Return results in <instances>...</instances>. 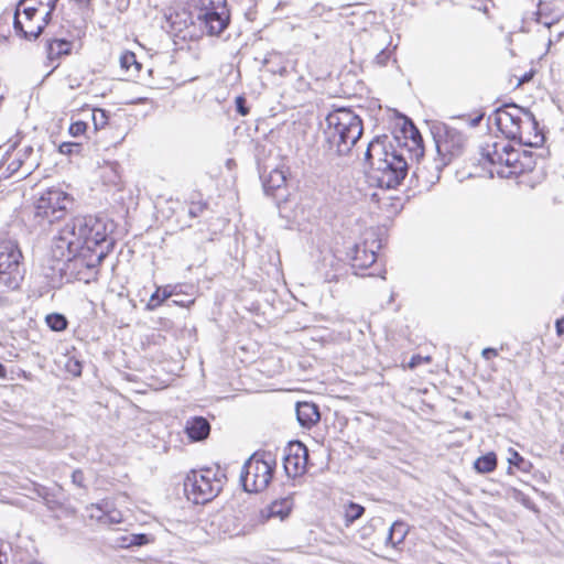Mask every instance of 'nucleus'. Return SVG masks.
<instances>
[{"label":"nucleus","mask_w":564,"mask_h":564,"mask_svg":"<svg viewBox=\"0 0 564 564\" xmlns=\"http://www.w3.org/2000/svg\"><path fill=\"white\" fill-rule=\"evenodd\" d=\"M482 118H484V113H480V115L476 116L475 118L470 119L468 123L470 127H477L480 123V121L482 120Z\"/></svg>","instance_id":"de8ad7c7"},{"label":"nucleus","mask_w":564,"mask_h":564,"mask_svg":"<svg viewBox=\"0 0 564 564\" xmlns=\"http://www.w3.org/2000/svg\"><path fill=\"white\" fill-rule=\"evenodd\" d=\"M37 13L39 9L36 7H25L24 4L20 7V15L24 24V29H28V25H36V23L33 22V19Z\"/></svg>","instance_id":"7c9ffc66"},{"label":"nucleus","mask_w":564,"mask_h":564,"mask_svg":"<svg viewBox=\"0 0 564 564\" xmlns=\"http://www.w3.org/2000/svg\"><path fill=\"white\" fill-rule=\"evenodd\" d=\"M26 0H20L15 12H14V19H13V28L18 35L24 37L25 40L32 41L36 40L42 33L44 28L48 24L52 18L51 11H46L40 19V22H36V25H28V29H24V24L21 20L20 15V7H22L25 3Z\"/></svg>","instance_id":"2eb2a0df"},{"label":"nucleus","mask_w":564,"mask_h":564,"mask_svg":"<svg viewBox=\"0 0 564 564\" xmlns=\"http://www.w3.org/2000/svg\"><path fill=\"white\" fill-rule=\"evenodd\" d=\"M535 164L536 161L532 152L516 150L509 143L505 159V167H499L498 176L502 178L518 176L531 172L535 167Z\"/></svg>","instance_id":"9b49d317"},{"label":"nucleus","mask_w":564,"mask_h":564,"mask_svg":"<svg viewBox=\"0 0 564 564\" xmlns=\"http://www.w3.org/2000/svg\"><path fill=\"white\" fill-rule=\"evenodd\" d=\"M80 149V144L76 142H63L58 147V151L62 154L70 155L75 152H78Z\"/></svg>","instance_id":"c9c22d12"},{"label":"nucleus","mask_w":564,"mask_h":564,"mask_svg":"<svg viewBox=\"0 0 564 564\" xmlns=\"http://www.w3.org/2000/svg\"><path fill=\"white\" fill-rule=\"evenodd\" d=\"M498 355V351L496 348H491V347H488V348H485L482 349L481 351V356L485 358V359H490L492 357H496Z\"/></svg>","instance_id":"a18cd8bd"},{"label":"nucleus","mask_w":564,"mask_h":564,"mask_svg":"<svg viewBox=\"0 0 564 564\" xmlns=\"http://www.w3.org/2000/svg\"><path fill=\"white\" fill-rule=\"evenodd\" d=\"M230 19L226 0H203L197 13L200 28L209 35L220 34L228 25Z\"/></svg>","instance_id":"9d476101"},{"label":"nucleus","mask_w":564,"mask_h":564,"mask_svg":"<svg viewBox=\"0 0 564 564\" xmlns=\"http://www.w3.org/2000/svg\"><path fill=\"white\" fill-rule=\"evenodd\" d=\"M57 1L58 0H48V2L46 4L48 8V11L53 12L55 10Z\"/></svg>","instance_id":"09e8293b"},{"label":"nucleus","mask_w":564,"mask_h":564,"mask_svg":"<svg viewBox=\"0 0 564 564\" xmlns=\"http://www.w3.org/2000/svg\"><path fill=\"white\" fill-rule=\"evenodd\" d=\"M389 58V53H387L384 50L380 51L376 57L375 61L379 65H386L387 61Z\"/></svg>","instance_id":"c03bdc74"},{"label":"nucleus","mask_w":564,"mask_h":564,"mask_svg":"<svg viewBox=\"0 0 564 564\" xmlns=\"http://www.w3.org/2000/svg\"><path fill=\"white\" fill-rule=\"evenodd\" d=\"M79 216L66 221L52 239L54 258L64 262L67 269L84 267V241L78 232Z\"/></svg>","instance_id":"39448f33"},{"label":"nucleus","mask_w":564,"mask_h":564,"mask_svg":"<svg viewBox=\"0 0 564 564\" xmlns=\"http://www.w3.org/2000/svg\"><path fill=\"white\" fill-rule=\"evenodd\" d=\"M432 133L441 160L434 163L432 173L427 171L425 165L419 164L415 167L413 176L423 184L437 182L442 169L453 159L460 156L468 143V138L463 131L446 123L434 126Z\"/></svg>","instance_id":"7ed1b4c3"},{"label":"nucleus","mask_w":564,"mask_h":564,"mask_svg":"<svg viewBox=\"0 0 564 564\" xmlns=\"http://www.w3.org/2000/svg\"><path fill=\"white\" fill-rule=\"evenodd\" d=\"M292 502L289 499H283L280 501L272 502L268 509L265 517L269 518H279L283 520L286 518L291 511Z\"/></svg>","instance_id":"bb28decb"},{"label":"nucleus","mask_w":564,"mask_h":564,"mask_svg":"<svg viewBox=\"0 0 564 564\" xmlns=\"http://www.w3.org/2000/svg\"><path fill=\"white\" fill-rule=\"evenodd\" d=\"M120 66L130 77H137L142 67L137 61L135 54L131 51H126L121 54Z\"/></svg>","instance_id":"393cba45"},{"label":"nucleus","mask_w":564,"mask_h":564,"mask_svg":"<svg viewBox=\"0 0 564 564\" xmlns=\"http://www.w3.org/2000/svg\"><path fill=\"white\" fill-rule=\"evenodd\" d=\"M308 449L300 441L291 442L284 456V469L289 476L296 477L306 471Z\"/></svg>","instance_id":"ddd939ff"},{"label":"nucleus","mask_w":564,"mask_h":564,"mask_svg":"<svg viewBox=\"0 0 564 564\" xmlns=\"http://www.w3.org/2000/svg\"><path fill=\"white\" fill-rule=\"evenodd\" d=\"M530 113L529 110H524L514 104H507L496 109L495 122L499 130L509 138L514 135V130L524 121L523 118Z\"/></svg>","instance_id":"f8f14e48"},{"label":"nucleus","mask_w":564,"mask_h":564,"mask_svg":"<svg viewBox=\"0 0 564 564\" xmlns=\"http://www.w3.org/2000/svg\"><path fill=\"white\" fill-rule=\"evenodd\" d=\"M4 560H6V554L0 552V564H3Z\"/></svg>","instance_id":"864d4df0"},{"label":"nucleus","mask_w":564,"mask_h":564,"mask_svg":"<svg viewBox=\"0 0 564 564\" xmlns=\"http://www.w3.org/2000/svg\"><path fill=\"white\" fill-rule=\"evenodd\" d=\"M87 129V123L84 122V121H76V122H73L70 126H69V134L73 135V137H79L82 134L85 133Z\"/></svg>","instance_id":"e433bc0d"},{"label":"nucleus","mask_w":564,"mask_h":564,"mask_svg":"<svg viewBox=\"0 0 564 564\" xmlns=\"http://www.w3.org/2000/svg\"><path fill=\"white\" fill-rule=\"evenodd\" d=\"M365 160L378 187L395 188L408 174L409 164L402 150L394 149L387 135L376 137L368 143Z\"/></svg>","instance_id":"f257e3e1"},{"label":"nucleus","mask_w":564,"mask_h":564,"mask_svg":"<svg viewBox=\"0 0 564 564\" xmlns=\"http://www.w3.org/2000/svg\"><path fill=\"white\" fill-rule=\"evenodd\" d=\"M72 482L78 488L86 489L85 476L82 469H75L72 473Z\"/></svg>","instance_id":"4c0bfd02"},{"label":"nucleus","mask_w":564,"mask_h":564,"mask_svg":"<svg viewBox=\"0 0 564 564\" xmlns=\"http://www.w3.org/2000/svg\"><path fill=\"white\" fill-rule=\"evenodd\" d=\"M411 129H410V138L415 147L414 149V155L416 158L419 156H423V153H424V149L422 147V137L419 132V130L411 123L410 124Z\"/></svg>","instance_id":"473e14b6"},{"label":"nucleus","mask_w":564,"mask_h":564,"mask_svg":"<svg viewBox=\"0 0 564 564\" xmlns=\"http://www.w3.org/2000/svg\"><path fill=\"white\" fill-rule=\"evenodd\" d=\"M165 18L172 32H182L193 23L191 13L185 9L171 11Z\"/></svg>","instance_id":"412c9836"},{"label":"nucleus","mask_w":564,"mask_h":564,"mask_svg":"<svg viewBox=\"0 0 564 564\" xmlns=\"http://www.w3.org/2000/svg\"><path fill=\"white\" fill-rule=\"evenodd\" d=\"M236 108L238 113L246 116L249 113V108L246 106V99L242 96L236 98Z\"/></svg>","instance_id":"a19ab883"},{"label":"nucleus","mask_w":564,"mask_h":564,"mask_svg":"<svg viewBox=\"0 0 564 564\" xmlns=\"http://www.w3.org/2000/svg\"><path fill=\"white\" fill-rule=\"evenodd\" d=\"M286 184V174L282 169H273L267 176H263V189L267 195L276 196V192Z\"/></svg>","instance_id":"6ab92c4d"},{"label":"nucleus","mask_w":564,"mask_h":564,"mask_svg":"<svg viewBox=\"0 0 564 564\" xmlns=\"http://www.w3.org/2000/svg\"><path fill=\"white\" fill-rule=\"evenodd\" d=\"M507 149H509V141L506 140L486 143L481 147L482 159L492 166L491 174L496 173L498 175L499 167H505Z\"/></svg>","instance_id":"dca6fc26"},{"label":"nucleus","mask_w":564,"mask_h":564,"mask_svg":"<svg viewBox=\"0 0 564 564\" xmlns=\"http://www.w3.org/2000/svg\"><path fill=\"white\" fill-rule=\"evenodd\" d=\"M324 135L332 156H346L362 135L361 118L349 108H337L326 119Z\"/></svg>","instance_id":"f03ea898"},{"label":"nucleus","mask_w":564,"mask_h":564,"mask_svg":"<svg viewBox=\"0 0 564 564\" xmlns=\"http://www.w3.org/2000/svg\"><path fill=\"white\" fill-rule=\"evenodd\" d=\"M7 377V369L6 367L0 362V378L4 379Z\"/></svg>","instance_id":"8fccbe9b"},{"label":"nucleus","mask_w":564,"mask_h":564,"mask_svg":"<svg viewBox=\"0 0 564 564\" xmlns=\"http://www.w3.org/2000/svg\"><path fill=\"white\" fill-rule=\"evenodd\" d=\"M93 123L96 130L102 129L107 126L109 120V115L105 109L95 108L93 110Z\"/></svg>","instance_id":"2f4dec72"},{"label":"nucleus","mask_w":564,"mask_h":564,"mask_svg":"<svg viewBox=\"0 0 564 564\" xmlns=\"http://www.w3.org/2000/svg\"><path fill=\"white\" fill-rule=\"evenodd\" d=\"M204 209H205L204 204H200V203L192 204L188 208V215L191 217H197L203 213Z\"/></svg>","instance_id":"79ce46f5"},{"label":"nucleus","mask_w":564,"mask_h":564,"mask_svg":"<svg viewBox=\"0 0 564 564\" xmlns=\"http://www.w3.org/2000/svg\"><path fill=\"white\" fill-rule=\"evenodd\" d=\"M555 328L558 336L564 335V317L556 321Z\"/></svg>","instance_id":"49530a36"},{"label":"nucleus","mask_w":564,"mask_h":564,"mask_svg":"<svg viewBox=\"0 0 564 564\" xmlns=\"http://www.w3.org/2000/svg\"><path fill=\"white\" fill-rule=\"evenodd\" d=\"M32 163L25 169V171H23L20 175L21 178L25 177L26 175H29L31 173V167H32Z\"/></svg>","instance_id":"603ef678"},{"label":"nucleus","mask_w":564,"mask_h":564,"mask_svg":"<svg viewBox=\"0 0 564 564\" xmlns=\"http://www.w3.org/2000/svg\"><path fill=\"white\" fill-rule=\"evenodd\" d=\"M474 467L478 473L481 474L491 473L497 467L496 454L487 453L486 455L478 457L474 463Z\"/></svg>","instance_id":"cd10ccee"},{"label":"nucleus","mask_w":564,"mask_h":564,"mask_svg":"<svg viewBox=\"0 0 564 564\" xmlns=\"http://www.w3.org/2000/svg\"><path fill=\"white\" fill-rule=\"evenodd\" d=\"M23 164H24V159H22L21 155H18L17 158L11 160L7 164L4 176L10 177V176L18 174L20 172L21 167L23 166Z\"/></svg>","instance_id":"72a5a7b5"},{"label":"nucleus","mask_w":564,"mask_h":564,"mask_svg":"<svg viewBox=\"0 0 564 564\" xmlns=\"http://www.w3.org/2000/svg\"><path fill=\"white\" fill-rule=\"evenodd\" d=\"M431 361V357L426 356V357H422L421 355H414L412 356V358L410 359L409 364H408V367L410 369H414L416 368L419 365L423 364V362H430Z\"/></svg>","instance_id":"ea45409f"},{"label":"nucleus","mask_w":564,"mask_h":564,"mask_svg":"<svg viewBox=\"0 0 564 564\" xmlns=\"http://www.w3.org/2000/svg\"><path fill=\"white\" fill-rule=\"evenodd\" d=\"M177 285H165L163 288H158L156 291L151 295L147 308L148 310H155L158 306H160L165 300L172 297L174 294H176Z\"/></svg>","instance_id":"b1692460"},{"label":"nucleus","mask_w":564,"mask_h":564,"mask_svg":"<svg viewBox=\"0 0 564 564\" xmlns=\"http://www.w3.org/2000/svg\"><path fill=\"white\" fill-rule=\"evenodd\" d=\"M73 203V197L63 189L48 188L34 203V220L40 226L52 225L66 216Z\"/></svg>","instance_id":"423d86ee"},{"label":"nucleus","mask_w":564,"mask_h":564,"mask_svg":"<svg viewBox=\"0 0 564 564\" xmlns=\"http://www.w3.org/2000/svg\"><path fill=\"white\" fill-rule=\"evenodd\" d=\"M47 326L54 332H62L67 327V319L63 314L52 313L45 318Z\"/></svg>","instance_id":"c85d7f7f"},{"label":"nucleus","mask_w":564,"mask_h":564,"mask_svg":"<svg viewBox=\"0 0 564 564\" xmlns=\"http://www.w3.org/2000/svg\"><path fill=\"white\" fill-rule=\"evenodd\" d=\"M221 487L223 479L218 478L210 468L192 470L184 481V491L188 500L196 505L213 500L220 492Z\"/></svg>","instance_id":"1a4fd4ad"},{"label":"nucleus","mask_w":564,"mask_h":564,"mask_svg":"<svg viewBox=\"0 0 564 564\" xmlns=\"http://www.w3.org/2000/svg\"><path fill=\"white\" fill-rule=\"evenodd\" d=\"M148 542H149V538L147 534H135V535H132L130 544L143 545V544H147Z\"/></svg>","instance_id":"37998d69"},{"label":"nucleus","mask_w":564,"mask_h":564,"mask_svg":"<svg viewBox=\"0 0 564 564\" xmlns=\"http://www.w3.org/2000/svg\"><path fill=\"white\" fill-rule=\"evenodd\" d=\"M111 224L104 217L79 216L78 232L84 241V267L96 269L113 247Z\"/></svg>","instance_id":"20e7f679"},{"label":"nucleus","mask_w":564,"mask_h":564,"mask_svg":"<svg viewBox=\"0 0 564 564\" xmlns=\"http://www.w3.org/2000/svg\"><path fill=\"white\" fill-rule=\"evenodd\" d=\"M523 119L524 121L514 130V135H510L509 139L518 140L519 143L528 147H541L545 138L543 132L539 129L535 117L531 112Z\"/></svg>","instance_id":"4468645a"},{"label":"nucleus","mask_w":564,"mask_h":564,"mask_svg":"<svg viewBox=\"0 0 564 564\" xmlns=\"http://www.w3.org/2000/svg\"><path fill=\"white\" fill-rule=\"evenodd\" d=\"M33 153V149L31 147H26L24 150H23V158H26V155H31Z\"/></svg>","instance_id":"3c124183"},{"label":"nucleus","mask_w":564,"mask_h":564,"mask_svg":"<svg viewBox=\"0 0 564 564\" xmlns=\"http://www.w3.org/2000/svg\"><path fill=\"white\" fill-rule=\"evenodd\" d=\"M408 534V525L402 521H395L390 527L389 534L387 536V544L397 546L401 544Z\"/></svg>","instance_id":"a878e982"},{"label":"nucleus","mask_w":564,"mask_h":564,"mask_svg":"<svg viewBox=\"0 0 564 564\" xmlns=\"http://www.w3.org/2000/svg\"><path fill=\"white\" fill-rule=\"evenodd\" d=\"M73 43L65 39H51L46 42L47 59L53 63L72 52Z\"/></svg>","instance_id":"aec40b11"},{"label":"nucleus","mask_w":564,"mask_h":564,"mask_svg":"<svg viewBox=\"0 0 564 564\" xmlns=\"http://www.w3.org/2000/svg\"><path fill=\"white\" fill-rule=\"evenodd\" d=\"M296 417L301 426L310 429L321 419L318 406L312 402H297Z\"/></svg>","instance_id":"a211bd4d"},{"label":"nucleus","mask_w":564,"mask_h":564,"mask_svg":"<svg viewBox=\"0 0 564 564\" xmlns=\"http://www.w3.org/2000/svg\"><path fill=\"white\" fill-rule=\"evenodd\" d=\"M365 512V508L358 503L350 502L345 508V520L346 524L349 525L354 521L358 520Z\"/></svg>","instance_id":"c756f323"},{"label":"nucleus","mask_w":564,"mask_h":564,"mask_svg":"<svg viewBox=\"0 0 564 564\" xmlns=\"http://www.w3.org/2000/svg\"><path fill=\"white\" fill-rule=\"evenodd\" d=\"M529 78H530V76H524V77L522 78L521 83H522V82H524V80H528Z\"/></svg>","instance_id":"5fc2aeb1"},{"label":"nucleus","mask_w":564,"mask_h":564,"mask_svg":"<svg viewBox=\"0 0 564 564\" xmlns=\"http://www.w3.org/2000/svg\"><path fill=\"white\" fill-rule=\"evenodd\" d=\"M23 256L17 241H0V293L15 290L24 278Z\"/></svg>","instance_id":"0eeeda50"},{"label":"nucleus","mask_w":564,"mask_h":564,"mask_svg":"<svg viewBox=\"0 0 564 564\" xmlns=\"http://www.w3.org/2000/svg\"><path fill=\"white\" fill-rule=\"evenodd\" d=\"M275 460L269 453L253 454L243 465L240 481L248 492L263 491L270 484Z\"/></svg>","instance_id":"6e6552de"},{"label":"nucleus","mask_w":564,"mask_h":564,"mask_svg":"<svg viewBox=\"0 0 564 564\" xmlns=\"http://www.w3.org/2000/svg\"><path fill=\"white\" fill-rule=\"evenodd\" d=\"M511 465L517 466L519 469L527 471L531 467V463L525 460L518 452L511 451L508 458Z\"/></svg>","instance_id":"f704fd0d"},{"label":"nucleus","mask_w":564,"mask_h":564,"mask_svg":"<svg viewBox=\"0 0 564 564\" xmlns=\"http://www.w3.org/2000/svg\"><path fill=\"white\" fill-rule=\"evenodd\" d=\"M377 256L372 250H367L362 246H356L352 257V267L358 269H366L376 262Z\"/></svg>","instance_id":"4be33fe9"},{"label":"nucleus","mask_w":564,"mask_h":564,"mask_svg":"<svg viewBox=\"0 0 564 564\" xmlns=\"http://www.w3.org/2000/svg\"><path fill=\"white\" fill-rule=\"evenodd\" d=\"M91 509L96 510V512L91 513V517L99 521L110 523H120L122 521V517L119 511H109L108 502L93 505Z\"/></svg>","instance_id":"5701e85b"},{"label":"nucleus","mask_w":564,"mask_h":564,"mask_svg":"<svg viewBox=\"0 0 564 564\" xmlns=\"http://www.w3.org/2000/svg\"><path fill=\"white\" fill-rule=\"evenodd\" d=\"M185 433L194 442L203 441L210 433V424L203 416H193L186 421Z\"/></svg>","instance_id":"f3484780"},{"label":"nucleus","mask_w":564,"mask_h":564,"mask_svg":"<svg viewBox=\"0 0 564 564\" xmlns=\"http://www.w3.org/2000/svg\"><path fill=\"white\" fill-rule=\"evenodd\" d=\"M82 362L76 359H69L66 364V369L73 376L82 375Z\"/></svg>","instance_id":"58836bf2"}]
</instances>
